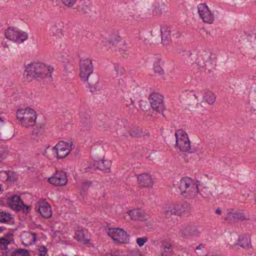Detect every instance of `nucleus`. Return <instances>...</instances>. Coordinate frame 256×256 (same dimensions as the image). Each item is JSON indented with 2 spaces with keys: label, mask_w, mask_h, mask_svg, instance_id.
Segmentation results:
<instances>
[{
  "label": "nucleus",
  "mask_w": 256,
  "mask_h": 256,
  "mask_svg": "<svg viewBox=\"0 0 256 256\" xmlns=\"http://www.w3.org/2000/svg\"><path fill=\"white\" fill-rule=\"evenodd\" d=\"M79 66L80 76L81 80L84 83H86V87L88 88L92 93L100 90L98 78L96 76L94 82L89 79L94 71V66L92 60L88 58H81L80 60Z\"/></svg>",
  "instance_id": "obj_1"
},
{
  "label": "nucleus",
  "mask_w": 256,
  "mask_h": 256,
  "mask_svg": "<svg viewBox=\"0 0 256 256\" xmlns=\"http://www.w3.org/2000/svg\"><path fill=\"white\" fill-rule=\"evenodd\" d=\"M54 68L50 66H47L41 62H34L28 64L25 70L24 75L26 78H51Z\"/></svg>",
  "instance_id": "obj_2"
},
{
  "label": "nucleus",
  "mask_w": 256,
  "mask_h": 256,
  "mask_svg": "<svg viewBox=\"0 0 256 256\" xmlns=\"http://www.w3.org/2000/svg\"><path fill=\"white\" fill-rule=\"evenodd\" d=\"M16 116L20 124L26 128L34 126L37 118L36 112L29 108L18 110Z\"/></svg>",
  "instance_id": "obj_3"
},
{
  "label": "nucleus",
  "mask_w": 256,
  "mask_h": 256,
  "mask_svg": "<svg viewBox=\"0 0 256 256\" xmlns=\"http://www.w3.org/2000/svg\"><path fill=\"white\" fill-rule=\"evenodd\" d=\"M198 181H194L188 177H184L174 186L178 188L181 194L189 193L190 194L197 195L199 193Z\"/></svg>",
  "instance_id": "obj_4"
},
{
  "label": "nucleus",
  "mask_w": 256,
  "mask_h": 256,
  "mask_svg": "<svg viewBox=\"0 0 256 256\" xmlns=\"http://www.w3.org/2000/svg\"><path fill=\"white\" fill-rule=\"evenodd\" d=\"M176 146L182 152L193 153L195 152L194 148L190 146V141L188 134L182 130L176 131Z\"/></svg>",
  "instance_id": "obj_5"
},
{
  "label": "nucleus",
  "mask_w": 256,
  "mask_h": 256,
  "mask_svg": "<svg viewBox=\"0 0 256 256\" xmlns=\"http://www.w3.org/2000/svg\"><path fill=\"white\" fill-rule=\"evenodd\" d=\"M6 38L10 40L22 43L28 38L26 32L21 31L16 27H9L4 32Z\"/></svg>",
  "instance_id": "obj_6"
},
{
  "label": "nucleus",
  "mask_w": 256,
  "mask_h": 256,
  "mask_svg": "<svg viewBox=\"0 0 256 256\" xmlns=\"http://www.w3.org/2000/svg\"><path fill=\"white\" fill-rule=\"evenodd\" d=\"M72 146V143L71 142L60 141L54 147L53 150H54L56 157L62 159L66 157L70 154Z\"/></svg>",
  "instance_id": "obj_7"
},
{
  "label": "nucleus",
  "mask_w": 256,
  "mask_h": 256,
  "mask_svg": "<svg viewBox=\"0 0 256 256\" xmlns=\"http://www.w3.org/2000/svg\"><path fill=\"white\" fill-rule=\"evenodd\" d=\"M163 96L158 93L153 92L150 96V101L152 108L158 112L163 114L164 110L165 109V106L163 100Z\"/></svg>",
  "instance_id": "obj_8"
},
{
  "label": "nucleus",
  "mask_w": 256,
  "mask_h": 256,
  "mask_svg": "<svg viewBox=\"0 0 256 256\" xmlns=\"http://www.w3.org/2000/svg\"><path fill=\"white\" fill-rule=\"evenodd\" d=\"M200 17L205 23L212 24L214 21V14L205 3H201L198 6Z\"/></svg>",
  "instance_id": "obj_9"
},
{
  "label": "nucleus",
  "mask_w": 256,
  "mask_h": 256,
  "mask_svg": "<svg viewBox=\"0 0 256 256\" xmlns=\"http://www.w3.org/2000/svg\"><path fill=\"white\" fill-rule=\"evenodd\" d=\"M108 234L114 240L120 243H126L129 240V236L127 232L121 228L110 229Z\"/></svg>",
  "instance_id": "obj_10"
},
{
  "label": "nucleus",
  "mask_w": 256,
  "mask_h": 256,
  "mask_svg": "<svg viewBox=\"0 0 256 256\" xmlns=\"http://www.w3.org/2000/svg\"><path fill=\"white\" fill-rule=\"evenodd\" d=\"M188 206L187 203H179L168 208L166 207L164 210V215L168 218L172 214L180 215L186 210Z\"/></svg>",
  "instance_id": "obj_11"
},
{
  "label": "nucleus",
  "mask_w": 256,
  "mask_h": 256,
  "mask_svg": "<svg viewBox=\"0 0 256 256\" xmlns=\"http://www.w3.org/2000/svg\"><path fill=\"white\" fill-rule=\"evenodd\" d=\"M110 162L109 161L100 160L96 161L92 166H90L84 168L85 172H94V170L96 169H100L104 172H110Z\"/></svg>",
  "instance_id": "obj_12"
},
{
  "label": "nucleus",
  "mask_w": 256,
  "mask_h": 256,
  "mask_svg": "<svg viewBox=\"0 0 256 256\" xmlns=\"http://www.w3.org/2000/svg\"><path fill=\"white\" fill-rule=\"evenodd\" d=\"M48 182L56 186H65L68 182L66 174L62 171H56L52 176L48 178Z\"/></svg>",
  "instance_id": "obj_13"
},
{
  "label": "nucleus",
  "mask_w": 256,
  "mask_h": 256,
  "mask_svg": "<svg viewBox=\"0 0 256 256\" xmlns=\"http://www.w3.org/2000/svg\"><path fill=\"white\" fill-rule=\"evenodd\" d=\"M182 235L183 238L188 236L198 237L201 231L199 230L198 226L194 224L186 225L181 230Z\"/></svg>",
  "instance_id": "obj_14"
},
{
  "label": "nucleus",
  "mask_w": 256,
  "mask_h": 256,
  "mask_svg": "<svg viewBox=\"0 0 256 256\" xmlns=\"http://www.w3.org/2000/svg\"><path fill=\"white\" fill-rule=\"evenodd\" d=\"M36 208L38 212L42 217L48 218L52 216L51 207L48 202H38L36 206Z\"/></svg>",
  "instance_id": "obj_15"
},
{
  "label": "nucleus",
  "mask_w": 256,
  "mask_h": 256,
  "mask_svg": "<svg viewBox=\"0 0 256 256\" xmlns=\"http://www.w3.org/2000/svg\"><path fill=\"white\" fill-rule=\"evenodd\" d=\"M127 214L132 220L144 221L146 219L144 212L140 208L129 210L127 212Z\"/></svg>",
  "instance_id": "obj_16"
},
{
  "label": "nucleus",
  "mask_w": 256,
  "mask_h": 256,
  "mask_svg": "<svg viewBox=\"0 0 256 256\" xmlns=\"http://www.w3.org/2000/svg\"><path fill=\"white\" fill-rule=\"evenodd\" d=\"M138 180L141 186L146 188L152 187L153 182L151 176L148 173H143L138 176Z\"/></svg>",
  "instance_id": "obj_17"
},
{
  "label": "nucleus",
  "mask_w": 256,
  "mask_h": 256,
  "mask_svg": "<svg viewBox=\"0 0 256 256\" xmlns=\"http://www.w3.org/2000/svg\"><path fill=\"white\" fill-rule=\"evenodd\" d=\"M160 32L162 36V42L164 44H166L171 39L172 31L171 28L164 26L161 28Z\"/></svg>",
  "instance_id": "obj_18"
},
{
  "label": "nucleus",
  "mask_w": 256,
  "mask_h": 256,
  "mask_svg": "<svg viewBox=\"0 0 256 256\" xmlns=\"http://www.w3.org/2000/svg\"><path fill=\"white\" fill-rule=\"evenodd\" d=\"M235 245L240 246L244 248H252L251 240L250 236L246 234H242L239 236L238 242L235 243Z\"/></svg>",
  "instance_id": "obj_19"
},
{
  "label": "nucleus",
  "mask_w": 256,
  "mask_h": 256,
  "mask_svg": "<svg viewBox=\"0 0 256 256\" xmlns=\"http://www.w3.org/2000/svg\"><path fill=\"white\" fill-rule=\"evenodd\" d=\"M160 252L162 256H171L173 252L172 244L167 242H163L160 246Z\"/></svg>",
  "instance_id": "obj_20"
},
{
  "label": "nucleus",
  "mask_w": 256,
  "mask_h": 256,
  "mask_svg": "<svg viewBox=\"0 0 256 256\" xmlns=\"http://www.w3.org/2000/svg\"><path fill=\"white\" fill-rule=\"evenodd\" d=\"M211 56L212 54L206 50H204L200 56L206 68L212 67V60Z\"/></svg>",
  "instance_id": "obj_21"
},
{
  "label": "nucleus",
  "mask_w": 256,
  "mask_h": 256,
  "mask_svg": "<svg viewBox=\"0 0 256 256\" xmlns=\"http://www.w3.org/2000/svg\"><path fill=\"white\" fill-rule=\"evenodd\" d=\"M80 116L81 130L83 131L86 130L91 126L90 118L88 115L86 116H83L82 112H80Z\"/></svg>",
  "instance_id": "obj_22"
},
{
  "label": "nucleus",
  "mask_w": 256,
  "mask_h": 256,
  "mask_svg": "<svg viewBox=\"0 0 256 256\" xmlns=\"http://www.w3.org/2000/svg\"><path fill=\"white\" fill-rule=\"evenodd\" d=\"M86 231L81 230H77L76 232L74 238V239L80 242L81 243L83 244H86L89 242L90 240L88 238H86Z\"/></svg>",
  "instance_id": "obj_23"
},
{
  "label": "nucleus",
  "mask_w": 256,
  "mask_h": 256,
  "mask_svg": "<svg viewBox=\"0 0 256 256\" xmlns=\"http://www.w3.org/2000/svg\"><path fill=\"white\" fill-rule=\"evenodd\" d=\"M162 62L160 56H156V61L154 63L153 68L154 72L158 74L160 76L163 75L164 74V71L162 68Z\"/></svg>",
  "instance_id": "obj_24"
},
{
  "label": "nucleus",
  "mask_w": 256,
  "mask_h": 256,
  "mask_svg": "<svg viewBox=\"0 0 256 256\" xmlns=\"http://www.w3.org/2000/svg\"><path fill=\"white\" fill-rule=\"evenodd\" d=\"M8 201L10 206L15 210H16V206L17 204H22V202H23L20 196L17 195H14L10 198H9Z\"/></svg>",
  "instance_id": "obj_25"
},
{
  "label": "nucleus",
  "mask_w": 256,
  "mask_h": 256,
  "mask_svg": "<svg viewBox=\"0 0 256 256\" xmlns=\"http://www.w3.org/2000/svg\"><path fill=\"white\" fill-rule=\"evenodd\" d=\"M204 100L209 104H212L216 100V96L214 92L207 90L203 96Z\"/></svg>",
  "instance_id": "obj_26"
},
{
  "label": "nucleus",
  "mask_w": 256,
  "mask_h": 256,
  "mask_svg": "<svg viewBox=\"0 0 256 256\" xmlns=\"http://www.w3.org/2000/svg\"><path fill=\"white\" fill-rule=\"evenodd\" d=\"M61 26H62V23L56 22L50 27V30L53 36H60L62 34Z\"/></svg>",
  "instance_id": "obj_27"
},
{
  "label": "nucleus",
  "mask_w": 256,
  "mask_h": 256,
  "mask_svg": "<svg viewBox=\"0 0 256 256\" xmlns=\"http://www.w3.org/2000/svg\"><path fill=\"white\" fill-rule=\"evenodd\" d=\"M12 214L5 211L0 212V222L8 223L12 222Z\"/></svg>",
  "instance_id": "obj_28"
},
{
  "label": "nucleus",
  "mask_w": 256,
  "mask_h": 256,
  "mask_svg": "<svg viewBox=\"0 0 256 256\" xmlns=\"http://www.w3.org/2000/svg\"><path fill=\"white\" fill-rule=\"evenodd\" d=\"M92 182L90 180H83L81 182L80 186V192H86L89 188L92 186Z\"/></svg>",
  "instance_id": "obj_29"
},
{
  "label": "nucleus",
  "mask_w": 256,
  "mask_h": 256,
  "mask_svg": "<svg viewBox=\"0 0 256 256\" xmlns=\"http://www.w3.org/2000/svg\"><path fill=\"white\" fill-rule=\"evenodd\" d=\"M234 221H243L247 219L246 213L242 210L234 212V216H233Z\"/></svg>",
  "instance_id": "obj_30"
},
{
  "label": "nucleus",
  "mask_w": 256,
  "mask_h": 256,
  "mask_svg": "<svg viewBox=\"0 0 256 256\" xmlns=\"http://www.w3.org/2000/svg\"><path fill=\"white\" fill-rule=\"evenodd\" d=\"M12 240L5 238H0V249L2 250H8V245L12 243Z\"/></svg>",
  "instance_id": "obj_31"
},
{
  "label": "nucleus",
  "mask_w": 256,
  "mask_h": 256,
  "mask_svg": "<svg viewBox=\"0 0 256 256\" xmlns=\"http://www.w3.org/2000/svg\"><path fill=\"white\" fill-rule=\"evenodd\" d=\"M4 173L6 174L7 176V181L14 182L16 180V179L17 178V175L16 172L10 170H8L5 171Z\"/></svg>",
  "instance_id": "obj_32"
},
{
  "label": "nucleus",
  "mask_w": 256,
  "mask_h": 256,
  "mask_svg": "<svg viewBox=\"0 0 256 256\" xmlns=\"http://www.w3.org/2000/svg\"><path fill=\"white\" fill-rule=\"evenodd\" d=\"M130 134L132 137L140 136L142 130L140 128L134 127L130 130Z\"/></svg>",
  "instance_id": "obj_33"
},
{
  "label": "nucleus",
  "mask_w": 256,
  "mask_h": 256,
  "mask_svg": "<svg viewBox=\"0 0 256 256\" xmlns=\"http://www.w3.org/2000/svg\"><path fill=\"white\" fill-rule=\"evenodd\" d=\"M16 210L20 211L22 210L23 212L27 214L30 210V206L24 204V202L20 204H17Z\"/></svg>",
  "instance_id": "obj_34"
},
{
  "label": "nucleus",
  "mask_w": 256,
  "mask_h": 256,
  "mask_svg": "<svg viewBox=\"0 0 256 256\" xmlns=\"http://www.w3.org/2000/svg\"><path fill=\"white\" fill-rule=\"evenodd\" d=\"M233 216H234V212H233V210H228L224 220H226L234 221V218H233Z\"/></svg>",
  "instance_id": "obj_35"
},
{
  "label": "nucleus",
  "mask_w": 256,
  "mask_h": 256,
  "mask_svg": "<svg viewBox=\"0 0 256 256\" xmlns=\"http://www.w3.org/2000/svg\"><path fill=\"white\" fill-rule=\"evenodd\" d=\"M114 68L118 75L122 76L125 72L124 68L118 64H114Z\"/></svg>",
  "instance_id": "obj_36"
},
{
  "label": "nucleus",
  "mask_w": 256,
  "mask_h": 256,
  "mask_svg": "<svg viewBox=\"0 0 256 256\" xmlns=\"http://www.w3.org/2000/svg\"><path fill=\"white\" fill-rule=\"evenodd\" d=\"M160 6H158V8H156L154 10L153 12L155 14H161L163 12L165 11V9L166 8V6L164 4H162L160 6Z\"/></svg>",
  "instance_id": "obj_37"
},
{
  "label": "nucleus",
  "mask_w": 256,
  "mask_h": 256,
  "mask_svg": "<svg viewBox=\"0 0 256 256\" xmlns=\"http://www.w3.org/2000/svg\"><path fill=\"white\" fill-rule=\"evenodd\" d=\"M62 2L65 6L70 8L72 7L76 2V0H60Z\"/></svg>",
  "instance_id": "obj_38"
},
{
  "label": "nucleus",
  "mask_w": 256,
  "mask_h": 256,
  "mask_svg": "<svg viewBox=\"0 0 256 256\" xmlns=\"http://www.w3.org/2000/svg\"><path fill=\"white\" fill-rule=\"evenodd\" d=\"M38 251L40 256H45L47 253L48 249L44 246H38Z\"/></svg>",
  "instance_id": "obj_39"
},
{
  "label": "nucleus",
  "mask_w": 256,
  "mask_h": 256,
  "mask_svg": "<svg viewBox=\"0 0 256 256\" xmlns=\"http://www.w3.org/2000/svg\"><path fill=\"white\" fill-rule=\"evenodd\" d=\"M136 243L138 245L141 247L143 246L144 244L148 241V238L146 236H144L142 238H136Z\"/></svg>",
  "instance_id": "obj_40"
},
{
  "label": "nucleus",
  "mask_w": 256,
  "mask_h": 256,
  "mask_svg": "<svg viewBox=\"0 0 256 256\" xmlns=\"http://www.w3.org/2000/svg\"><path fill=\"white\" fill-rule=\"evenodd\" d=\"M20 254L22 256H29V252L26 249L19 248L16 250V254Z\"/></svg>",
  "instance_id": "obj_41"
},
{
  "label": "nucleus",
  "mask_w": 256,
  "mask_h": 256,
  "mask_svg": "<svg viewBox=\"0 0 256 256\" xmlns=\"http://www.w3.org/2000/svg\"><path fill=\"white\" fill-rule=\"evenodd\" d=\"M29 238L31 237L32 241L30 242L28 244H26L27 245H32L35 243L36 240V234L35 233H30L29 234Z\"/></svg>",
  "instance_id": "obj_42"
},
{
  "label": "nucleus",
  "mask_w": 256,
  "mask_h": 256,
  "mask_svg": "<svg viewBox=\"0 0 256 256\" xmlns=\"http://www.w3.org/2000/svg\"><path fill=\"white\" fill-rule=\"evenodd\" d=\"M114 40H110V44H111L114 46V44H116L117 42H118L120 40V36H114Z\"/></svg>",
  "instance_id": "obj_43"
},
{
  "label": "nucleus",
  "mask_w": 256,
  "mask_h": 256,
  "mask_svg": "<svg viewBox=\"0 0 256 256\" xmlns=\"http://www.w3.org/2000/svg\"><path fill=\"white\" fill-rule=\"evenodd\" d=\"M90 10V8L86 5L83 6L82 9V12L84 14L88 13Z\"/></svg>",
  "instance_id": "obj_44"
},
{
  "label": "nucleus",
  "mask_w": 256,
  "mask_h": 256,
  "mask_svg": "<svg viewBox=\"0 0 256 256\" xmlns=\"http://www.w3.org/2000/svg\"><path fill=\"white\" fill-rule=\"evenodd\" d=\"M42 128L41 126L40 127V128H38V126H36V128H34L32 132V134H38L40 132V130L42 129Z\"/></svg>",
  "instance_id": "obj_45"
},
{
  "label": "nucleus",
  "mask_w": 256,
  "mask_h": 256,
  "mask_svg": "<svg viewBox=\"0 0 256 256\" xmlns=\"http://www.w3.org/2000/svg\"><path fill=\"white\" fill-rule=\"evenodd\" d=\"M172 36L175 38H178L180 36V34L179 32H175L174 30H172Z\"/></svg>",
  "instance_id": "obj_46"
},
{
  "label": "nucleus",
  "mask_w": 256,
  "mask_h": 256,
  "mask_svg": "<svg viewBox=\"0 0 256 256\" xmlns=\"http://www.w3.org/2000/svg\"><path fill=\"white\" fill-rule=\"evenodd\" d=\"M4 126V120L0 117V135L1 134V131L2 128Z\"/></svg>",
  "instance_id": "obj_47"
},
{
  "label": "nucleus",
  "mask_w": 256,
  "mask_h": 256,
  "mask_svg": "<svg viewBox=\"0 0 256 256\" xmlns=\"http://www.w3.org/2000/svg\"><path fill=\"white\" fill-rule=\"evenodd\" d=\"M130 101H128V100H126V102L125 104L128 106V105H132V104L134 103V100H132L131 98L130 99Z\"/></svg>",
  "instance_id": "obj_48"
},
{
  "label": "nucleus",
  "mask_w": 256,
  "mask_h": 256,
  "mask_svg": "<svg viewBox=\"0 0 256 256\" xmlns=\"http://www.w3.org/2000/svg\"><path fill=\"white\" fill-rule=\"evenodd\" d=\"M12 236H13L12 234L10 233V232H9V233L6 234H5L4 236V238H6L9 239L10 238V237H12Z\"/></svg>",
  "instance_id": "obj_49"
},
{
  "label": "nucleus",
  "mask_w": 256,
  "mask_h": 256,
  "mask_svg": "<svg viewBox=\"0 0 256 256\" xmlns=\"http://www.w3.org/2000/svg\"><path fill=\"white\" fill-rule=\"evenodd\" d=\"M2 256H10L9 253L6 250L2 252Z\"/></svg>",
  "instance_id": "obj_50"
},
{
  "label": "nucleus",
  "mask_w": 256,
  "mask_h": 256,
  "mask_svg": "<svg viewBox=\"0 0 256 256\" xmlns=\"http://www.w3.org/2000/svg\"><path fill=\"white\" fill-rule=\"evenodd\" d=\"M216 214H222V210L220 208H218L216 210Z\"/></svg>",
  "instance_id": "obj_51"
},
{
  "label": "nucleus",
  "mask_w": 256,
  "mask_h": 256,
  "mask_svg": "<svg viewBox=\"0 0 256 256\" xmlns=\"http://www.w3.org/2000/svg\"><path fill=\"white\" fill-rule=\"evenodd\" d=\"M202 248H204V245L202 244H200L196 247V250H200Z\"/></svg>",
  "instance_id": "obj_52"
},
{
  "label": "nucleus",
  "mask_w": 256,
  "mask_h": 256,
  "mask_svg": "<svg viewBox=\"0 0 256 256\" xmlns=\"http://www.w3.org/2000/svg\"><path fill=\"white\" fill-rule=\"evenodd\" d=\"M6 250L9 253L10 256H14V254H13V252H10V250L8 248V250Z\"/></svg>",
  "instance_id": "obj_53"
},
{
  "label": "nucleus",
  "mask_w": 256,
  "mask_h": 256,
  "mask_svg": "<svg viewBox=\"0 0 256 256\" xmlns=\"http://www.w3.org/2000/svg\"><path fill=\"white\" fill-rule=\"evenodd\" d=\"M143 103H146V102H144V101H140V109H142V110H144L142 108V104Z\"/></svg>",
  "instance_id": "obj_54"
},
{
  "label": "nucleus",
  "mask_w": 256,
  "mask_h": 256,
  "mask_svg": "<svg viewBox=\"0 0 256 256\" xmlns=\"http://www.w3.org/2000/svg\"><path fill=\"white\" fill-rule=\"evenodd\" d=\"M8 250H10V252H13V254H16V250L14 249V248H8Z\"/></svg>",
  "instance_id": "obj_55"
},
{
  "label": "nucleus",
  "mask_w": 256,
  "mask_h": 256,
  "mask_svg": "<svg viewBox=\"0 0 256 256\" xmlns=\"http://www.w3.org/2000/svg\"><path fill=\"white\" fill-rule=\"evenodd\" d=\"M210 256H222V255L220 254H212Z\"/></svg>",
  "instance_id": "obj_56"
},
{
  "label": "nucleus",
  "mask_w": 256,
  "mask_h": 256,
  "mask_svg": "<svg viewBox=\"0 0 256 256\" xmlns=\"http://www.w3.org/2000/svg\"><path fill=\"white\" fill-rule=\"evenodd\" d=\"M4 228V227H0V233L2 232L3 231Z\"/></svg>",
  "instance_id": "obj_57"
},
{
  "label": "nucleus",
  "mask_w": 256,
  "mask_h": 256,
  "mask_svg": "<svg viewBox=\"0 0 256 256\" xmlns=\"http://www.w3.org/2000/svg\"><path fill=\"white\" fill-rule=\"evenodd\" d=\"M2 30V25L0 24V32H1Z\"/></svg>",
  "instance_id": "obj_58"
},
{
  "label": "nucleus",
  "mask_w": 256,
  "mask_h": 256,
  "mask_svg": "<svg viewBox=\"0 0 256 256\" xmlns=\"http://www.w3.org/2000/svg\"><path fill=\"white\" fill-rule=\"evenodd\" d=\"M198 64H200V60H198V62H197Z\"/></svg>",
  "instance_id": "obj_59"
},
{
  "label": "nucleus",
  "mask_w": 256,
  "mask_h": 256,
  "mask_svg": "<svg viewBox=\"0 0 256 256\" xmlns=\"http://www.w3.org/2000/svg\"><path fill=\"white\" fill-rule=\"evenodd\" d=\"M194 96H195V98H198V97H197V96H196V94H194Z\"/></svg>",
  "instance_id": "obj_60"
}]
</instances>
